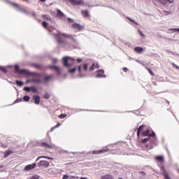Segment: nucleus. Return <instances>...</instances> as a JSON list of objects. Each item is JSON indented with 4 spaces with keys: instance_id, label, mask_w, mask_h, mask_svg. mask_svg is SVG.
<instances>
[{
    "instance_id": "1",
    "label": "nucleus",
    "mask_w": 179,
    "mask_h": 179,
    "mask_svg": "<svg viewBox=\"0 0 179 179\" xmlns=\"http://www.w3.org/2000/svg\"><path fill=\"white\" fill-rule=\"evenodd\" d=\"M14 69H15V72L16 73H18V74H20V75L35 76H38L39 78L42 77V75L41 73H36V72H31V71H29L28 70H26V69L20 70V67H19V66H17V64L14 66Z\"/></svg>"
},
{
    "instance_id": "2",
    "label": "nucleus",
    "mask_w": 179,
    "mask_h": 179,
    "mask_svg": "<svg viewBox=\"0 0 179 179\" xmlns=\"http://www.w3.org/2000/svg\"><path fill=\"white\" fill-rule=\"evenodd\" d=\"M141 136L143 137L149 136V137L154 138L156 136V134L154 131H152V134H150V130L147 129L146 131L142 132Z\"/></svg>"
},
{
    "instance_id": "3",
    "label": "nucleus",
    "mask_w": 179,
    "mask_h": 179,
    "mask_svg": "<svg viewBox=\"0 0 179 179\" xmlns=\"http://www.w3.org/2000/svg\"><path fill=\"white\" fill-rule=\"evenodd\" d=\"M75 60L76 59L72 57H64L63 58L64 66L66 67H68V66H69V61H71L72 62H73V61H75Z\"/></svg>"
},
{
    "instance_id": "4",
    "label": "nucleus",
    "mask_w": 179,
    "mask_h": 179,
    "mask_svg": "<svg viewBox=\"0 0 179 179\" xmlns=\"http://www.w3.org/2000/svg\"><path fill=\"white\" fill-rule=\"evenodd\" d=\"M69 2L74 6L84 5V0H69Z\"/></svg>"
},
{
    "instance_id": "5",
    "label": "nucleus",
    "mask_w": 179,
    "mask_h": 179,
    "mask_svg": "<svg viewBox=\"0 0 179 179\" xmlns=\"http://www.w3.org/2000/svg\"><path fill=\"white\" fill-rule=\"evenodd\" d=\"M38 166H44L45 168H48L50 166V163L45 160H41L38 162Z\"/></svg>"
},
{
    "instance_id": "6",
    "label": "nucleus",
    "mask_w": 179,
    "mask_h": 179,
    "mask_svg": "<svg viewBox=\"0 0 179 179\" xmlns=\"http://www.w3.org/2000/svg\"><path fill=\"white\" fill-rule=\"evenodd\" d=\"M96 78H106V76L104 74V71L103 70H98L96 71Z\"/></svg>"
},
{
    "instance_id": "7",
    "label": "nucleus",
    "mask_w": 179,
    "mask_h": 179,
    "mask_svg": "<svg viewBox=\"0 0 179 179\" xmlns=\"http://www.w3.org/2000/svg\"><path fill=\"white\" fill-rule=\"evenodd\" d=\"M73 28H75L76 29H78L79 31H80V30H83L84 29L83 27H82V25H80V24H78L77 22H75L72 24Z\"/></svg>"
},
{
    "instance_id": "8",
    "label": "nucleus",
    "mask_w": 179,
    "mask_h": 179,
    "mask_svg": "<svg viewBox=\"0 0 179 179\" xmlns=\"http://www.w3.org/2000/svg\"><path fill=\"white\" fill-rule=\"evenodd\" d=\"M40 145L43 148H49V149H52L53 147L52 144H48V143H45V142L41 143Z\"/></svg>"
},
{
    "instance_id": "9",
    "label": "nucleus",
    "mask_w": 179,
    "mask_h": 179,
    "mask_svg": "<svg viewBox=\"0 0 179 179\" xmlns=\"http://www.w3.org/2000/svg\"><path fill=\"white\" fill-rule=\"evenodd\" d=\"M60 36H62L63 37L68 38H71L72 40V41H76V38H74L73 35H71V34H65V33H62V34H60Z\"/></svg>"
},
{
    "instance_id": "10",
    "label": "nucleus",
    "mask_w": 179,
    "mask_h": 179,
    "mask_svg": "<svg viewBox=\"0 0 179 179\" xmlns=\"http://www.w3.org/2000/svg\"><path fill=\"white\" fill-rule=\"evenodd\" d=\"M52 79V75H48L45 77L44 80H43V83L46 85L48 83L50 82Z\"/></svg>"
},
{
    "instance_id": "11",
    "label": "nucleus",
    "mask_w": 179,
    "mask_h": 179,
    "mask_svg": "<svg viewBox=\"0 0 179 179\" xmlns=\"http://www.w3.org/2000/svg\"><path fill=\"white\" fill-rule=\"evenodd\" d=\"M13 154H14V151L10 150H8L4 152L3 157L7 158V157H8L9 156H10Z\"/></svg>"
},
{
    "instance_id": "12",
    "label": "nucleus",
    "mask_w": 179,
    "mask_h": 179,
    "mask_svg": "<svg viewBox=\"0 0 179 179\" xmlns=\"http://www.w3.org/2000/svg\"><path fill=\"white\" fill-rule=\"evenodd\" d=\"M110 150L109 149H103L101 150H97V151H94L93 155H100V154H103L106 153V152H108Z\"/></svg>"
},
{
    "instance_id": "13",
    "label": "nucleus",
    "mask_w": 179,
    "mask_h": 179,
    "mask_svg": "<svg viewBox=\"0 0 179 179\" xmlns=\"http://www.w3.org/2000/svg\"><path fill=\"white\" fill-rule=\"evenodd\" d=\"M36 164H35V163H33V164H28V165H27V166L24 168V169H25L26 171H30V170L34 169V168L36 167Z\"/></svg>"
},
{
    "instance_id": "14",
    "label": "nucleus",
    "mask_w": 179,
    "mask_h": 179,
    "mask_svg": "<svg viewBox=\"0 0 179 179\" xmlns=\"http://www.w3.org/2000/svg\"><path fill=\"white\" fill-rule=\"evenodd\" d=\"M33 99H34L35 104L38 105L40 103L41 98L38 95H34Z\"/></svg>"
},
{
    "instance_id": "15",
    "label": "nucleus",
    "mask_w": 179,
    "mask_h": 179,
    "mask_svg": "<svg viewBox=\"0 0 179 179\" xmlns=\"http://www.w3.org/2000/svg\"><path fill=\"white\" fill-rule=\"evenodd\" d=\"M82 15L85 17V18H89L90 17V12L87 10H84L81 11Z\"/></svg>"
},
{
    "instance_id": "16",
    "label": "nucleus",
    "mask_w": 179,
    "mask_h": 179,
    "mask_svg": "<svg viewBox=\"0 0 179 179\" xmlns=\"http://www.w3.org/2000/svg\"><path fill=\"white\" fill-rule=\"evenodd\" d=\"M49 68L50 69L56 71V73H57L58 74H60L61 70L59 67H57V66H49Z\"/></svg>"
},
{
    "instance_id": "17",
    "label": "nucleus",
    "mask_w": 179,
    "mask_h": 179,
    "mask_svg": "<svg viewBox=\"0 0 179 179\" xmlns=\"http://www.w3.org/2000/svg\"><path fill=\"white\" fill-rule=\"evenodd\" d=\"M31 82L33 83L43 84V80L41 78H33L31 80Z\"/></svg>"
},
{
    "instance_id": "18",
    "label": "nucleus",
    "mask_w": 179,
    "mask_h": 179,
    "mask_svg": "<svg viewBox=\"0 0 179 179\" xmlns=\"http://www.w3.org/2000/svg\"><path fill=\"white\" fill-rule=\"evenodd\" d=\"M143 50H144V49L141 47H136L134 48L135 52H136L138 54H141Z\"/></svg>"
},
{
    "instance_id": "19",
    "label": "nucleus",
    "mask_w": 179,
    "mask_h": 179,
    "mask_svg": "<svg viewBox=\"0 0 179 179\" xmlns=\"http://www.w3.org/2000/svg\"><path fill=\"white\" fill-rule=\"evenodd\" d=\"M152 2L156 4L157 3H159L162 5H166V1L165 0H152Z\"/></svg>"
},
{
    "instance_id": "20",
    "label": "nucleus",
    "mask_w": 179,
    "mask_h": 179,
    "mask_svg": "<svg viewBox=\"0 0 179 179\" xmlns=\"http://www.w3.org/2000/svg\"><path fill=\"white\" fill-rule=\"evenodd\" d=\"M145 124H141V126L139 127V128L138 129L137 131V137L139 138L140 136V134L142 129H143L145 128Z\"/></svg>"
},
{
    "instance_id": "21",
    "label": "nucleus",
    "mask_w": 179,
    "mask_h": 179,
    "mask_svg": "<svg viewBox=\"0 0 179 179\" xmlns=\"http://www.w3.org/2000/svg\"><path fill=\"white\" fill-rule=\"evenodd\" d=\"M41 159H47L49 160H52L54 159L52 157H46L45 155H42L41 157H39L37 158L36 162L38 161Z\"/></svg>"
},
{
    "instance_id": "22",
    "label": "nucleus",
    "mask_w": 179,
    "mask_h": 179,
    "mask_svg": "<svg viewBox=\"0 0 179 179\" xmlns=\"http://www.w3.org/2000/svg\"><path fill=\"white\" fill-rule=\"evenodd\" d=\"M57 12L58 17H63L64 16V14L63 13V12L61 10L57 9Z\"/></svg>"
},
{
    "instance_id": "23",
    "label": "nucleus",
    "mask_w": 179,
    "mask_h": 179,
    "mask_svg": "<svg viewBox=\"0 0 179 179\" xmlns=\"http://www.w3.org/2000/svg\"><path fill=\"white\" fill-rule=\"evenodd\" d=\"M101 179H114L113 177L110 174L104 175V176H101Z\"/></svg>"
},
{
    "instance_id": "24",
    "label": "nucleus",
    "mask_w": 179,
    "mask_h": 179,
    "mask_svg": "<svg viewBox=\"0 0 179 179\" xmlns=\"http://www.w3.org/2000/svg\"><path fill=\"white\" fill-rule=\"evenodd\" d=\"M32 66L36 68V69H42L43 66H41V64H32Z\"/></svg>"
},
{
    "instance_id": "25",
    "label": "nucleus",
    "mask_w": 179,
    "mask_h": 179,
    "mask_svg": "<svg viewBox=\"0 0 179 179\" xmlns=\"http://www.w3.org/2000/svg\"><path fill=\"white\" fill-rule=\"evenodd\" d=\"M155 159L159 162H163L164 160V157H162V155H159Z\"/></svg>"
},
{
    "instance_id": "26",
    "label": "nucleus",
    "mask_w": 179,
    "mask_h": 179,
    "mask_svg": "<svg viewBox=\"0 0 179 179\" xmlns=\"http://www.w3.org/2000/svg\"><path fill=\"white\" fill-rule=\"evenodd\" d=\"M15 84H16L17 86H20V87H22V86L24 85V83L22 82V81H19V80H16Z\"/></svg>"
},
{
    "instance_id": "27",
    "label": "nucleus",
    "mask_w": 179,
    "mask_h": 179,
    "mask_svg": "<svg viewBox=\"0 0 179 179\" xmlns=\"http://www.w3.org/2000/svg\"><path fill=\"white\" fill-rule=\"evenodd\" d=\"M149 140H150V138H144V139L141 140V143L145 144L146 143L148 142Z\"/></svg>"
},
{
    "instance_id": "28",
    "label": "nucleus",
    "mask_w": 179,
    "mask_h": 179,
    "mask_svg": "<svg viewBox=\"0 0 179 179\" xmlns=\"http://www.w3.org/2000/svg\"><path fill=\"white\" fill-rule=\"evenodd\" d=\"M23 100L24 101H29L30 100V97L28 96V95H24V97H23Z\"/></svg>"
},
{
    "instance_id": "29",
    "label": "nucleus",
    "mask_w": 179,
    "mask_h": 179,
    "mask_svg": "<svg viewBox=\"0 0 179 179\" xmlns=\"http://www.w3.org/2000/svg\"><path fill=\"white\" fill-rule=\"evenodd\" d=\"M50 97V94H48V93H45V94L43 95V98H44V99H49Z\"/></svg>"
},
{
    "instance_id": "30",
    "label": "nucleus",
    "mask_w": 179,
    "mask_h": 179,
    "mask_svg": "<svg viewBox=\"0 0 179 179\" xmlns=\"http://www.w3.org/2000/svg\"><path fill=\"white\" fill-rule=\"evenodd\" d=\"M83 69L85 71H87L88 70V64L85 63L83 64Z\"/></svg>"
},
{
    "instance_id": "31",
    "label": "nucleus",
    "mask_w": 179,
    "mask_h": 179,
    "mask_svg": "<svg viewBox=\"0 0 179 179\" xmlns=\"http://www.w3.org/2000/svg\"><path fill=\"white\" fill-rule=\"evenodd\" d=\"M66 117V114L62 113L59 115V118L63 119L65 118Z\"/></svg>"
},
{
    "instance_id": "32",
    "label": "nucleus",
    "mask_w": 179,
    "mask_h": 179,
    "mask_svg": "<svg viewBox=\"0 0 179 179\" xmlns=\"http://www.w3.org/2000/svg\"><path fill=\"white\" fill-rule=\"evenodd\" d=\"M42 25H43V27L47 28V27H48V22H47L43 21V22H42Z\"/></svg>"
},
{
    "instance_id": "33",
    "label": "nucleus",
    "mask_w": 179,
    "mask_h": 179,
    "mask_svg": "<svg viewBox=\"0 0 179 179\" xmlns=\"http://www.w3.org/2000/svg\"><path fill=\"white\" fill-rule=\"evenodd\" d=\"M0 70H1L2 72L4 73H6V72H7L6 69L4 68V67H1V66H0Z\"/></svg>"
},
{
    "instance_id": "34",
    "label": "nucleus",
    "mask_w": 179,
    "mask_h": 179,
    "mask_svg": "<svg viewBox=\"0 0 179 179\" xmlns=\"http://www.w3.org/2000/svg\"><path fill=\"white\" fill-rule=\"evenodd\" d=\"M76 71V68H73V69H69V72L70 73H74Z\"/></svg>"
},
{
    "instance_id": "35",
    "label": "nucleus",
    "mask_w": 179,
    "mask_h": 179,
    "mask_svg": "<svg viewBox=\"0 0 179 179\" xmlns=\"http://www.w3.org/2000/svg\"><path fill=\"white\" fill-rule=\"evenodd\" d=\"M24 90L27 92H31V87H24Z\"/></svg>"
},
{
    "instance_id": "36",
    "label": "nucleus",
    "mask_w": 179,
    "mask_h": 179,
    "mask_svg": "<svg viewBox=\"0 0 179 179\" xmlns=\"http://www.w3.org/2000/svg\"><path fill=\"white\" fill-rule=\"evenodd\" d=\"M146 69L148 71V72L150 73V74H151L152 76H154V73L150 69L146 68Z\"/></svg>"
},
{
    "instance_id": "37",
    "label": "nucleus",
    "mask_w": 179,
    "mask_h": 179,
    "mask_svg": "<svg viewBox=\"0 0 179 179\" xmlns=\"http://www.w3.org/2000/svg\"><path fill=\"white\" fill-rule=\"evenodd\" d=\"M128 19L130 20V22H131V23H134V24L138 25V22H136L135 20H134L133 19H131V18H128Z\"/></svg>"
},
{
    "instance_id": "38",
    "label": "nucleus",
    "mask_w": 179,
    "mask_h": 179,
    "mask_svg": "<svg viewBox=\"0 0 179 179\" xmlns=\"http://www.w3.org/2000/svg\"><path fill=\"white\" fill-rule=\"evenodd\" d=\"M167 1L169 2V3H174V0H165V4L167 3Z\"/></svg>"
},
{
    "instance_id": "39",
    "label": "nucleus",
    "mask_w": 179,
    "mask_h": 179,
    "mask_svg": "<svg viewBox=\"0 0 179 179\" xmlns=\"http://www.w3.org/2000/svg\"><path fill=\"white\" fill-rule=\"evenodd\" d=\"M95 64L93 63L92 65L90 68V71H93L94 69Z\"/></svg>"
},
{
    "instance_id": "40",
    "label": "nucleus",
    "mask_w": 179,
    "mask_h": 179,
    "mask_svg": "<svg viewBox=\"0 0 179 179\" xmlns=\"http://www.w3.org/2000/svg\"><path fill=\"white\" fill-rule=\"evenodd\" d=\"M57 43H59V44H61V43H63L62 39L60 38H57Z\"/></svg>"
},
{
    "instance_id": "41",
    "label": "nucleus",
    "mask_w": 179,
    "mask_h": 179,
    "mask_svg": "<svg viewBox=\"0 0 179 179\" xmlns=\"http://www.w3.org/2000/svg\"><path fill=\"white\" fill-rule=\"evenodd\" d=\"M172 66L176 69H179V66H177V64H176L175 63H172Z\"/></svg>"
},
{
    "instance_id": "42",
    "label": "nucleus",
    "mask_w": 179,
    "mask_h": 179,
    "mask_svg": "<svg viewBox=\"0 0 179 179\" xmlns=\"http://www.w3.org/2000/svg\"><path fill=\"white\" fill-rule=\"evenodd\" d=\"M31 90L33 92H37V90L35 87H31Z\"/></svg>"
},
{
    "instance_id": "43",
    "label": "nucleus",
    "mask_w": 179,
    "mask_h": 179,
    "mask_svg": "<svg viewBox=\"0 0 179 179\" xmlns=\"http://www.w3.org/2000/svg\"><path fill=\"white\" fill-rule=\"evenodd\" d=\"M78 71L79 73H81V66H78Z\"/></svg>"
},
{
    "instance_id": "44",
    "label": "nucleus",
    "mask_w": 179,
    "mask_h": 179,
    "mask_svg": "<svg viewBox=\"0 0 179 179\" xmlns=\"http://www.w3.org/2000/svg\"><path fill=\"white\" fill-rule=\"evenodd\" d=\"M13 6H15V7H17V8H19V4L18 3H13Z\"/></svg>"
},
{
    "instance_id": "45",
    "label": "nucleus",
    "mask_w": 179,
    "mask_h": 179,
    "mask_svg": "<svg viewBox=\"0 0 179 179\" xmlns=\"http://www.w3.org/2000/svg\"><path fill=\"white\" fill-rule=\"evenodd\" d=\"M95 68H96V69H99V68H100V64H99V63H96V64H95Z\"/></svg>"
},
{
    "instance_id": "46",
    "label": "nucleus",
    "mask_w": 179,
    "mask_h": 179,
    "mask_svg": "<svg viewBox=\"0 0 179 179\" xmlns=\"http://www.w3.org/2000/svg\"><path fill=\"white\" fill-rule=\"evenodd\" d=\"M69 176H68V175H64L63 176V179H69Z\"/></svg>"
},
{
    "instance_id": "47",
    "label": "nucleus",
    "mask_w": 179,
    "mask_h": 179,
    "mask_svg": "<svg viewBox=\"0 0 179 179\" xmlns=\"http://www.w3.org/2000/svg\"><path fill=\"white\" fill-rule=\"evenodd\" d=\"M68 22L69 23H73V20L72 19H71V18H68Z\"/></svg>"
},
{
    "instance_id": "48",
    "label": "nucleus",
    "mask_w": 179,
    "mask_h": 179,
    "mask_svg": "<svg viewBox=\"0 0 179 179\" xmlns=\"http://www.w3.org/2000/svg\"><path fill=\"white\" fill-rule=\"evenodd\" d=\"M77 63L80 64L82 62L83 59H77Z\"/></svg>"
},
{
    "instance_id": "49",
    "label": "nucleus",
    "mask_w": 179,
    "mask_h": 179,
    "mask_svg": "<svg viewBox=\"0 0 179 179\" xmlns=\"http://www.w3.org/2000/svg\"><path fill=\"white\" fill-rule=\"evenodd\" d=\"M139 34L141 36H142L143 38L145 37V35L144 34H143L141 31H139Z\"/></svg>"
},
{
    "instance_id": "50",
    "label": "nucleus",
    "mask_w": 179,
    "mask_h": 179,
    "mask_svg": "<svg viewBox=\"0 0 179 179\" xmlns=\"http://www.w3.org/2000/svg\"><path fill=\"white\" fill-rule=\"evenodd\" d=\"M31 179H38V176H31Z\"/></svg>"
},
{
    "instance_id": "51",
    "label": "nucleus",
    "mask_w": 179,
    "mask_h": 179,
    "mask_svg": "<svg viewBox=\"0 0 179 179\" xmlns=\"http://www.w3.org/2000/svg\"><path fill=\"white\" fill-rule=\"evenodd\" d=\"M128 71L127 68H123V72L127 73Z\"/></svg>"
},
{
    "instance_id": "52",
    "label": "nucleus",
    "mask_w": 179,
    "mask_h": 179,
    "mask_svg": "<svg viewBox=\"0 0 179 179\" xmlns=\"http://www.w3.org/2000/svg\"><path fill=\"white\" fill-rule=\"evenodd\" d=\"M165 179H171L168 174L165 175Z\"/></svg>"
},
{
    "instance_id": "53",
    "label": "nucleus",
    "mask_w": 179,
    "mask_h": 179,
    "mask_svg": "<svg viewBox=\"0 0 179 179\" xmlns=\"http://www.w3.org/2000/svg\"><path fill=\"white\" fill-rule=\"evenodd\" d=\"M59 126H60V124L59 123V124H56V126H55V127H53L52 129L57 128V127H59Z\"/></svg>"
},
{
    "instance_id": "54",
    "label": "nucleus",
    "mask_w": 179,
    "mask_h": 179,
    "mask_svg": "<svg viewBox=\"0 0 179 179\" xmlns=\"http://www.w3.org/2000/svg\"><path fill=\"white\" fill-rule=\"evenodd\" d=\"M22 101V99L16 100V101H15V103H20V101Z\"/></svg>"
},
{
    "instance_id": "55",
    "label": "nucleus",
    "mask_w": 179,
    "mask_h": 179,
    "mask_svg": "<svg viewBox=\"0 0 179 179\" xmlns=\"http://www.w3.org/2000/svg\"><path fill=\"white\" fill-rule=\"evenodd\" d=\"M164 13H166V15H169L170 13L168 11L164 10Z\"/></svg>"
},
{
    "instance_id": "56",
    "label": "nucleus",
    "mask_w": 179,
    "mask_h": 179,
    "mask_svg": "<svg viewBox=\"0 0 179 179\" xmlns=\"http://www.w3.org/2000/svg\"><path fill=\"white\" fill-rule=\"evenodd\" d=\"M39 1H41V2H42V3H44V2H45L46 0H39Z\"/></svg>"
},
{
    "instance_id": "57",
    "label": "nucleus",
    "mask_w": 179,
    "mask_h": 179,
    "mask_svg": "<svg viewBox=\"0 0 179 179\" xmlns=\"http://www.w3.org/2000/svg\"><path fill=\"white\" fill-rule=\"evenodd\" d=\"M3 167H4L3 165H0V169H2Z\"/></svg>"
},
{
    "instance_id": "58",
    "label": "nucleus",
    "mask_w": 179,
    "mask_h": 179,
    "mask_svg": "<svg viewBox=\"0 0 179 179\" xmlns=\"http://www.w3.org/2000/svg\"><path fill=\"white\" fill-rule=\"evenodd\" d=\"M75 176H71V179H74Z\"/></svg>"
},
{
    "instance_id": "59",
    "label": "nucleus",
    "mask_w": 179,
    "mask_h": 179,
    "mask_svg": "<svg viewBox=\"0 0 179 179\" xmlns=\"http://www.w3.org/2000/svg\"><path fill=\"white\" fill-rule=\"evenodd\" d=\"M176 31H179V29H176Z\"/></svg>"
},
{
    "instance_id": "60",
    "label": "nucleus",
    "mask_w": 179,
    "mask_h": 179,
    "mask_svg": "<svg viewBox=\"0 0 179 179\" xmlns=\"http://www.w3.org/2000/svg\"><path fill=\"white\" fill-rule=\"evenodd\" d=\"M80 179H87L86 178H81Z\"/></svg>"
},
{
    "instance_id": "61",
    "label": "nucleus",
    "mask_w": 179,
    "mask_h": 179,
    "mask_svg": "<svg viewBox=\"0 0 179 179\" xmlns=\"http://www.w3.org/2000/svg\"><path fill=\"white\" fill-rule=\"evenodd\" d=\"M178 173H179V169H178Z\"/></svg>"
},
{
    "instance_id": "62",
    "label": "nucleus",
    "mask_w": 179,
    "mask_h": 179,
    "mask_svg": "<svg viewBox=\"0 0 179 179\" xmlns=\"http://www.w3.org/2000/svg\"><path fill=\"white\" fill-rule=\"evenodd\" d=\"M25 1H29V0H25Z\"/></svg>"
},
{
    "instance_id": "63",
    "label": "nucleus",
    "mask_w": 179,
    "mask_h": 179,
    "mask_svg": "<svg viewBox=\"0 0 179 179\" xmlns=\"http://www.w3.org/2000/svg\"><path fill=\"white\" fill-rule=\"evenodd\" d=\"M119 179H122V178H119Z\"/></svg>"
}]
</instances>
